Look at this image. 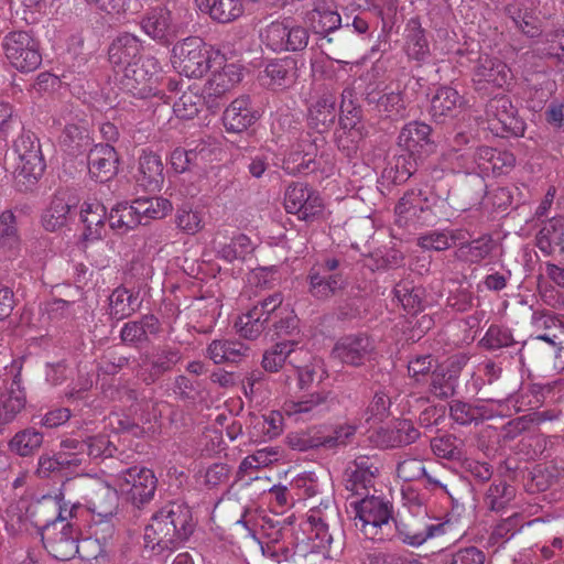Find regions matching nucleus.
<instances>
[{"instance_id": "obj_26", "label": "nucleus", "mask_w": 564, "mask_h": 564, "mask_svg": "<svg viewBox=\"0 0 564 564\" xmlns=\"http://www.w3.org/2000/svg\"><path fill=\"white\" fill-rule=\"evenodd\" d=\"M80 221L84 225L83 236L86 240H99L106 234L107 212L101 202L88 198L80 205Z\"/></svg>"}, {"instance_id": "obj_16", "label": "nucleus", "mask_w": 564, "mask_h": 564, "mask_svg": "<svg viewBox=\"0 0 564 564\" xmlns=\"http://www.w3.org/2000/svg\"><path fill=\"white\" fill-rule=\"evenodd\" d=\"M80 479L87 482L85 499L89 511H91L96 518L112 519L119 506L117 489L99 479L86 475L82 476Z\"/></svg>"}, {"instance_id": "obj_58", "label": "nucleus", "mask_w": 564, "mask_h": 564, "mask_svg": "<svg viewBox=\"0 0 564 564\" xmlns=\"http://www.w3.org/2000/svg\"><path fill=\"white\" fill-rule=\"evenodd\" d=\"M322 426L292 432L286 436L288 445L299 452H307L322 447Z\"/></svg>"}, {"instance_id": "obj_1", "label": "nucleus", "mask_w": 564, "mask_h": 564, "mask_svg": "<svg viewBox=\"0 0 564 564\" xmlns=\"http://www.w3.org/2000/svg\"><path fill=\"white\" fill-rule=\"evenodd\" d=\"M311 533L294 544L292 517L278 513L262 514L256 520L261 539L256 540L268 564H327L341 550L335 543L334 532L339 527V511L330 497L307 511Z\"/></svg>"}, {"instance_id": "obj_46", "label": "nucleus", "mask_w": 564, "mask_h": 564, "mask_svg": "<svg viewBox=\"0 0 564 564\" xmlns=\"http://www.w3.org/2000/svg\"><path fill=\"white\" fill-rule=\"evenodd\" d=\"M72 204L66 198V193L54 195L48 208L42 216V225L47 231H56L63 228L68 220Z\"/></svg>"}, {"instance_id": "obj_45", "label": "nucleus", "mask_w": 564, "mask_h": 564, "mask_svg": "<svg viewBox=\"0 0 564 564\" xmlns=\"http://www.w3.org/2000/svg\"><path fill=\"white\" fill-rule=\"evenodd\" d=\"M108 220L109 227L121 235L127 234L141 225V218L135 208L134 200L131 204H117L111 208Z\"/></svg>"}, {"instance_id": "obj_43", "label": "nucleus", "mask_w": 564, "mask_h": 564, "mask_svg": "<svg viewBox=\"0 0 564 564\" xmlns=\"http://www.w3.org/2000/svg\"><path fill=\"white\" fill-rule=\"evenodd\" d=\"M165 514V519L171 522L172 529H174L182 540L185 542L193 533L195 523L193 521L191 508L183 502H170L162 507Z\"/></svg>"}, {"instance_id": "obj_7", "label": "nucleus", "mask_w": 564, "mask_h": 564, "mask_svg": "<svg viewBox=\"0 0 564 564\" xmlns=\"http://www.w3.org/2000/svg\"><path fill=\"white\" fill-rule=\"evenodd\" d=\"M42 541L47 552L56 560L68 561L79 554L89 560L88 556L80 553L78 544V530L69 522L46 521L43 525ZM93 544L90 540H85L82 547Z\"/></svg>"}, {"instance_id": "obj_17", "label": "nucleus", "mask_w": 564, "mask_h": 564, "mask_svg": "<svg viewBox=\"0 0 564 564\" xmlns=\"http://www.w3.org/2000/svg\"><path fill=\"white\" fill-rule=\"evenodd\" d=\"M380 460L376 456H359L345 471V488L352 495L361 496L373 487L380 473Z\"/></svg>"}, {"instance_id": "obj_25", "label": "nucleus", "mask_w": 564, "mask_h": 564, "mask_svg": "<svg viewBox=\"0 0 564 564\" xmlns=\"http://www.w3.org/2000/svg\"><path fill=\"white\" fill-rule=\"evenodd\" d=\"M141 52L142 43L139 37L124 32L118 34L110 43L108 58L110 64L118 72H122L124 68L132 65V63L142 58Z\"/></svg>"}, {"instance_id": "obj_64", "label": "nucleus", "mask_w": 564, "mask_h": 564, "mask_svg": "<svg viewBox=\"0 0 564 564\" xmlns=\"http://www.w3.org/2000/svg\"><path fill=\"white\" fill-rule=\"evenodd\" d=\"M312 119L324 127L336 118V98L332 94L323 95L311 109Z\"/></svg>"}, {"instance_id": "obj_14", "label": "nucleus", "mask_w": 564, "mask_h": 564, "mask_svg": "<svg viewBox=\"0 0 564 564\" xmlns=\"http://www.w3.org/2000/svg\"><path fill=\"white\" fill-rule=\"evenodd\" d=\"M323 141L322 137L313 138L308 132L301 133L299 141L282 159L281 167L293 176L315 171L318 142Z\"/></svg>"}, {"instance_id": "obj_35", "label": "nucleus", "mask_w": 564, "mask_h": 564, "mask_svg": "<svg viewBox=\"0 0 564 564\" xmlns=\"http://www.w3.org/2000/svg\"><path fill=\"white\" fill-rule=\"evenodd\" d=\"M307 21L316 33H329L340 25V15L332 0H313Z\"/></svg>"}, {"instance_id": "obj_56", "label": "nucleus", "mask_w": 564, "mask_h": 564, "mask_svg": "<svg viewBox=\"0 0 564 564\" xmlns=\"http://www.w3.org/2000/svg\"><path fill=\"white\" fill-rule=\"evenodd\" d=\"M254 246L250 238L243 234L234 237L230 242L220 246L217 250L219 258L227 262L245 260L252 253Z\"/></svg>"}, {"instance_id": "obj_39", "label": "nucleus", "mask_w": 564, "mask_h": 564, "mask_svg": "<svg viewBox=\"0 0 564 564\" xmlns=\"http://www.w3.org/2000/svg\"><path fill=\"white\" fill-rule=\"evenodd\" d=\"M212 152V149L204 141H199L191 149L176 148L171 153V165L176 173H184L192 166L210 160Z\"/></svg>"}, {"instance_id": "obj_49", "label": "nucleus", "mask_w": 564, "mask_h": 564, "mask_svg": "<svg viewBox=\"0 0 564 564\" xmlns=\"http://www.w3.org/2000/svg\"><path fill=\"white\" fill-rule=\"evenodd\" d=\"M138 296L126 288H117L109 295V315L112 319L121 321L131 316L138 308Z\"/></svg>"}, {"instance_id": "obj_18", "label": "nucleus", "mask_w": 564, "mask_h": 564, "mask_svg": "<svg viewBox=\"0 0 564 564\" xmlns=\"http://www.w3.org/2000/svg\"><path fill=\"white\" fill-rule=\"evenodd\" d=\"M323 200L318 193L303 183L291 184L284 193V207L288 213L296 214L300 219L308 220L323 210Z\"/></svg>"}, {"instance_id": "obj_59", "label": "nucleus", "mask_w": 564, "mask_h": 564, "mask_svg": "<svg viewBox=\"0 0 564 564\" xmlns=\"http://www.w3.org/2000/svg\"><path fill=\"white\" fill-rule=\"evenodd\" d=\"M458 377L455 371L436 369L431 375L430 392L440 399H447L454 395Z\"/></svg>"}, {"instance_id": "obj_37", "label": "nucleus", "mask_w": 564, "mask_h": 564, "mask_svg": "<svg viewBox=\"0 0 564 564\" xmlns=\"http://www.w3.org/2000/svg\"><path fill=\"white\" fill-rule=\"evenodd\" d=\"M432 129L421 121H411L400 131L398 144L405 152L422 154L425 147L431 144Z\"/></svg>"}, {"instance_id": "obj_21", "label": "nucleus", "mask_w": 564, "mask_h": 564, "mask_svg": "<svg viewBox=\"0 0 564 564\" xmlns=\"http://www.w3.org/2000/svg\"><path fill=\"white\" fill-rule=\"evenodd\" d=\"M375 340L366 334L348 335L340 338L333 348V355L341 362L358 367L375 354Z\"/></svg>"}, {"instance_id": "obj_5", "label": "nucleus", "mask_w": 564, "mask_h": 564, "mask_svg": "<svg viewBox=\"0 0 564 564\" xmlns=\"http://www.w3.org/2000/svg\"><path fill=\"white\" fill-rule=\"evenodd\" d=\"M213 52L198 36H188L174 44L171 54L173 68L187 78H202L209 69Z\"/></svg>"}, {"instance_id": "obj_50", "label": "nucleus", "mask_w": 564, "mask_h": 564, "mask_svg": "<svg viewBox=\"0 0 564 564\" xmlns=\"http://www.w3.org/2000/svg\"><path fill=\"white\" fill-rule=\"evenodd\" d=\"M264 74L270 79V85L288 87L297 78L296 61L290 57L275 59L265 66Z\"/></svg>"}, {"instance_id": "obj_15", "label": "nucleus", "mask_w": 564, "mask_h": 564, "mask_svg": "<svg viewBox=\"0 0 564 564\" xmlns=\"http://www.w3.org/2000/svg\"><path fill=\"white\" fill-rule=\"evenodd\" d=\"M512 80L508 65L497 57L480 56L473 74L476 90L488 94L494 88H503Z\"/></svg>"}, {"instance_id": "obj_61", "label": "nucleus", "mask_w": 564, "mask_h": 564, "mask_svg": "<svg viewBox=\"0 0 564 564\" xmlns=\"http://www.w3.org/2000/svg\"><path fill=\"white\" fill-rule=\"evenodd\" d=\"M356 431V425L348 423L335 425L330 433H326L325 429L322 426V447L325 449H335L345 446L355 435Z\"/></svg>"}, {"instance_id": "obj_51", "label": "nucleus", "mask_w": 564, "mask_h": 564, "mask_svg": "<svg viewBox=\"0 0 564 564\" xmlns=\"http://www.w3.org/2000/svg\"><path fill=\"white\" fill-rule=\"evenodd\" d=\"M516 497V490L505 480H495L484 497L485 507L494 512L505 510Z\"/></svg>"}, {"instance_id": "obj_60", "label": "nucleus", "mask_w": 564, "mask_h": 564, "mask_svg": "<svg viewBox=\"0 0 564 564\" xmlns=\"http://www.w3.org/2000/svg\"><path fill=\"white\" fill-rule=\"evenodd\" d=\"M433 453L448 460H460L464 456L463 442L454 435H443L431 441Z\"/></svg>"}, {"instance_id": "obj_12", "label": "nucleus", "mask_w": 564, "mask_h": 564, "mask_svg": "<svg viewBox=\"0 0 564 564\" xmlns=\"http://www.w3.org/2000/svg\"><path fill=\"white\" fill-rule=\"evenodd\" d=\"M449 528L448 522H440L426 517L408 516L395 521L398 538L411 546H420L429 539L444 535Z\"/></svg>"}, {"instance_id": "obj_34", "label": "nucleus", "mask_w": 564, "mask_h": 564, "mask_svg": "<svg viewBox=\"0 0 564 564\" xmlns=\"http://www.w3.org/2000/svg\"><path fill=\"white\" fill-rule=\"evenodd\" d=\"M249 347L237 339H214L206 349L207 357L215 365L237 364L248 356Z\"/></svg>"}, {"instance_id": "obj_20", "label": "nucleus", "mask_w": 564, "mask_h": 564, "mask_svg": "<svg viewBox=\"0 0 564 564\" xmlns=\"http://www.w3.org/2000/svg\"><path fill=\"white\" fill-rule=\"evenodd\" d=\"M164 516L166 514L163 508H161L153 513L144 529L145 547L152 551L163 552L165 550H173L184 542L178 533L172 529L171 522Z\"/></svg>"}, {"instance_id": "obj_23", "label": "nucleus", "mask_w": 564, "mask_h": 564, "mask_svg": "<svg viewBox=\"0 0 564 564\" xmlns=\"http://www.w3.org/2000/svg\"><path fill=\"white\" fill-rule=\"evenodd\" d=\"M142 362L137 371L147 384L154 383L165 372H169L181 360V355L174 348H159L152 355L142 356Z\"/></svg>"}, {"instance_id": "obj_31", "label": "nucleus", "mask_w": 564, "mask_h": 564, "mask_svg": "<svg viewBox=\"0 0 564 564\" xmlns=\"http://www.w3.org/2000/svg\"><path fill=\"white\" fill-rule=\"evenodd\" d=\"M295 340H283L274 344L263 352L262 368L268 372H278L286 360L290 365H295L299 357L308 355L306 350L295 349Z\"/></svg>"}, {"instance_id": "obj_40", "label": "nucleus", "mask_w": 564, "mask_h": 564, "mask_svg": "<svg viewBox=\"0 0 564 564\" xmlns=\"http://www.w3.org/2000/svg\"><path fill=\"white\" fill-rule=\"evenodd\" d=\"M21 239L17 226V217L12 210L0 214V253L8 258L19 254Z\"/></svg>"}, {"instance_id": "obj_62", "label": "nucleus", "mask_w": 564, "mask_h": 564, "mask_svg": "<svg viewBox=\"0 0 564 564\" xmlns=\"http://www.w3.org/2000/svg\"><path fill=\"white\" fill-rule=\"evenodd\" d=\"M204 97L199 94L187 90L184 91L173 105V111L176 117L185 120L193 119L199 112L204 105Z\"/></svg>"}, {"instance_id": "obj_13", "label": "nucleus", "mask_w": 564, "mask_h": 564, "mask_svg": "<svg viewBox=\"0 0 564 564\" xmlns=\"http://www.w3.org/2000/svg\"><path fill=\"white\" fill-rule=\"evenodd\" d=\"M395 221L400 227L427 225L434 219L432 205L422 189H410L395 206Z\"/></svg>"}, {"instance_id": "obj_44", "label": "nucleus", "mask_w": 564, "mask_h": 564, "mask_svg": "<svg viewBox=\"0 0 564 564\" xmlns=\"http://www.w3.org/2000/svg\"><path fill=\"white\" fill-rule=\"evenodd\" d=\"M536 247L546 256H550L555 247L564 245V220L561 217H552L543 223L536 234Z\"/></svg>"}, {"instance_id": "obj_22", "label": "nucleus", "mask_w": 564, "mask_h": 564, "mask_svg": "<svg viewBox=\"0 0 564 564\" xmlns=\"http://www.w3.org/2000/svg\"><path fill=\"white\" fill-rule=\"evenodd\" d=\"M334 404L330 392L319 391L302 397L299 400H289L283 410L295 420L310 421L328 412Z\"/></svg>"}, {"instance_id": "obj_52", "label": "nucleus", "mask_w": 564, "mask_h": 564, "mask_svg": "<svg viewBox=\"0 0 564 564\" xmlns=\"http://www.w3.org/2000/svg\"><path fill=\"white\" fill-rule=\"evenodd\" d=\"M494 241L489 236L479 237L470 242L460 243L455 251V257L464 262L479 263L490 254Z\"/></svg>"}, {"instance_id": "obj_8", "label": "nucleus", "mask_w": 564, "mask_h": 564, "mask_svg": "<svg viewBox=\"0 0 564 564\" xmlns=\"http://www.w3.org/2000/svg\"><path fill=\"white\" fill-rule=\"evenodd\" d=\"M161 72L160 62L155 57H142L120 72V88L134 97L147 98L155 94Z\"/></svg>"}, {"instance_id": "obj_2", "label": "nucleus", "mask_w": 564, "mask_h": 564, "mask_svg": "<svg viewBox=\"0 0 564 564\" xmlns=\"http://www.w3.org/2000/svg\"><path fill=\"white\" fill-rule=\"evenodd\" d=\"M346 262L343 258L326 256L316 260L307 272L308 293L316 300H328L345 289Z\"/></svg>"}, {"instance_id": "obj_38", "label": "nucleus", "mask_w": 564, "mask_h": 564, "mask_svg": "<svg viewBox=\"0 0 564 564\" xmlns=\"http://www.w3.org/2000/svg\"><path fill=\"white\" fill-rule=\"evenodd\" d=\"M163 163L156 153L143 151L139 159L137 182L147 191H156L163 183Z\"/></svg>"}, {"instance_id": "obj_53", "label": "nucleus", "mask_w": 564, "mask_h": 564, "mask_svg": "<svg viewBox=\"0 0 564 564\" xmlns=\"http://www.w3.org/2000/svg\"><path fill=\"white\" fill-rule=\"evenodd\" d=\"M134 203L141 225H147L153 219H162L173 209L171 202L163 197L138 198Z\"/></svg>"}, {"instance_id": "obj_29", "label": "nucleus", "mask_w": 564, "mask_h": 564, "mask_svg": "<svg viewBox=\"0 0 564 564\" xmlns=\"http://www.w3.org/2000/svg\"><path fill=\"white\" fill-rule=\"evenodd\" d=\"M464 105V98L452 87H440L431 99L430 113L434 121L444 122L457 116Z\"/></svg>"}, {"instance_id": "obj_54", "label": "nucleus", "mask_w": 564, "mask_h": 564, "mask_svg": "<svg viewBox=\"0 0 564 564\" xmlns=\"http://www.w3.org/2000/svg\"><path fill=\"white\" fill-rule=\"evenodd\" d=\"M538 521V519L525 522L523 516L519 512L511 514L510 517L502 519L499 521L492 529L489 543L495 544H503L509 541L517 532H519L524 524H531Z\"/></svg>"}, {"instance_id": "obj_33", "label": "nucleus", "mask_w": 564, "mask_h": 564, "mask_svg": "<svg viewBox=\"0 0 564 564\" xmlns=\"http://www.w3.org/2000/svg\"><path fill=\"white\" fill-rule=\"evenodd\" d=\"M118 156L110 144H98L88 155L89 173L100 182L109 180L117 171Z\"/></svg>"}, {"instance_id": "obj_32", "label": "nucleus", "mask_w": 564, "mask_h": 564, "mask_svg": "<svg viewBox=\"0 0 564 564\" xmlns=\"http://www.w3.org/2000/svg\"><path fill=\"white\" fill-rule=\"evenodd\" d=\"M80 508L79 502L70 503L64 500L62 492L57 495H44L33 505L34 514H51V521L68 522L69 519L76 517L77 510Z\"/></svg>"}, {"instance_id": "obj_57", "label": "nucleus", "mask_w": 564, "mask_h": 564, "mask_svg": "<svg viewBox=\"0 0 564 564\" xmlns=\"http://www.w3.org/2000/svg\"><path fill=\"white\" fill-rule=\"evenodd\" d=\"M463 232L456 231H430L417 238V245L423 249L443 251L451 248L457 240L463 239Z\"/></svg>"}, {"instance_id": "obj_10", "label": "nucleus", "mask_w": 564, "mask_h": 564, "mask_svg": "<svg viewBox=\"0 0 564 564\" xmlns=\"http://www.w3.org/2000/svg\"><path fill=\"white\" fill-rule=\"evenodd\" d=\"M115 481L120 491L138 507L148 503L154 497L158 484L153 470L142 466L121 470L116 475Z\"/></svg>"}, {"instance_id": "obj_28", "label": "nucleus", "mask_w": 564, "mask_h": 564, "mask_svg": "<svg viewBox=\"0 0 564 564\" xmlns=\"http://www.w3.org/2000/svg\"><path fill=\"white\" fill-rule=\"evenodd\" d=\"M366 100L381 117L392 120L405 118L410 104L402 91L369 93Z\"/></svg>"}, {"instance_id": "obj_55", "label": "nucleus", "mask_w": 564, "mask_h": 564, "mask_svg": "<svg viewBox=\"0 0 564 564\" xmlns=\"http://www.w3.org/2000/svg\"><path fill=\"white\" fill-rule=\"evenodd\" d=\"M59 143L72 154L80 152L90 145L88 129L84 124L68 123L59 137Z\"/></svg>"}, {"instance_id": "obj_19", "label": "nucleus", "mask_w": 564, "mask_h": 564, "mask_svg": "<svg viewBox=\"0 0 564 564\" xmlns=\"http://www.w3.org/2000/svg\"><path fill=\"white\" fill-rule=\"evenodd\" d=\"M0 425L12 422L25 405L20 373L6 372L0 378Z\"/></svg>"}, {"instance_id": "obj_47", "label": "nucleus", "mask_w": 564, "mask_h": 564, "mask_svg": "<svg viewBox=\"0 0 564 564\" xmlns=\"http://www.w3.org/2000/svg\"><path fill=\"white\" fill-rule=\"evenodd\" d=\"M381 444L386 447L410 445L420 437V432L409 420L398 421L393 427L380 432Z\"/></svg>"}, {"instance_id": "obj_6", "label": "nucleus", "mask_w": 564, "mask_h": 564, "mask_svg": "<svg viewBox=\"0 0 564 564\" xmlns=\"http://www.w3.org/2000/svg\"><path fill=\"white\" fill-rule=\"evenodd\" d=\"M1 48L8 64L20 73H32L42 64L39 41L26 31H13L4 35Z\"/></svg>"}, {"instance_id": "obj_11", "label": "nucleus", "mask_w": 564, "mask_h": 564, "mask_svg": "<svg viewBox=\"0 0 564 564\" xmlns=\"http://www.w3.org/2000/svg\"><path fill=\"white\" fill-rule=\"evenodd\" d=\"M489 129L498 137L522 135L524 122L518 117L517 109L506 95L496 96L486 106Z\"/></svg>"}, {"instance_id": "obj_9", "label": "nucleus", "mask_w": 564, "mask_h": 564, "mask_svg": "<svg viewBox=\"0 0 564 564\" xmlns=\"http://www.w3.org/2000/svg\"><path fill=\"white\" fill-rule=\"evenodd\" d=\"M308 31L290 21L271 22L261 33V41L267 48L275 53L297 52L308 44Z\"/></svg>"}, {"instance_id": "obj_41", "label": "nucleus", "mask_w": 564, "mask_h": 564, "mask_svg": "<svg viewBox=\"0 0 564 564\" xmlns=\"http://www.w3.org/2000/svg\"><path fill=\"white\" fill-rule=\"evenodd\" d=\"M198 9L220 23H228L243 12L241 0H195Z\"/></svg>"}, {"instance_id": "obj_3", "label": "nucleus", "mask_w": 564, "mask_h": 564, "mask_svg": "<svg viewBox=\"0 0 564 564\" xmlns=\"http://www.w3.org/2000/svg\"><path fill=\"white\" fill-rule=\"evenodd\" d=\"M14 152L18 156L14 183L19 191L25 192L37 183L45 170L41 147L33 133L23 132L14 141Z\"/></svg>"}, {"instance_id": "obj_63", "label": "nucleus", "mask_w": 564, "mask_h": 564, "mask_svg": "<svg viewBox=\"0 0 564 564\" xmlns=\"http://www.w3.org/2000/svg\"><path fill=\"white\" fill-rule=\"evenodd\" d=\"M281 458V452L278 447L267 446L256 451L242 459L239 470L247 473L250 469L267 467Z\"/></svg>"}, {"instance_id": "obj_48", "label": "nucleus", "mask_w": 564, "mask_h": 564, "mask_svg": "<svg viewBox=\"0 0 564 564\" xmlns=\"http://www.w3.org/2000/svg\"><path fill=\"white\" fill-rule=\"evenodd\" d=\"M44 436L33 427L17 432L8 443L11 453L20 457L34 455L43 444Z\"/></svg>"}, {"instance_id": "obj_30", "label": "nucleus", "mask_w": 564, "mask_h": 564, "mask_svg": "<svg viewBox=\"0 0 564 564\" xmlns=\"http://www.w3.org/2000/svg\"><path fill=\"white\" fill-rule=\"evenodd\" d=\"M258 119L257 112L250 107V98H236L225 110L223 121L227 131L239 133L247 130Z\"/></svg>"}, {"instance_id": "obj_27", "label": "nucleus", "mask_w": 564, "mask_h": 564, "mask_svg": "<svg viewBox=\"0 0 564 564\" xmlns=\"http://www.w3.org/2000/svg\"><path fill=\"white\" fill-rule=\"evenodd\" d=\"M147 35L161 44H167L176 36L177 28L172 22L171 12L165 8L150 11L141 21Z\"/></svg>"}, {"instance_id": "obj_24", "label": "nucleus", "mask_w": 564, "mask_h": 564, "mask_svg": "<svg viewBox=\"0 0 564 564\" xmlns=\"http://www.w3.org/2000/svg\"><path fill=\"white\" fill-rule=\"evenodd\" d=\"M241 79V69L235 64L225 65L221 70L213 73L204 88V99L208 108H218L219 102H217V99L223 98L236 87Z\"/></svg>"}, {"instance_id": "obj_36", "label": "nucleus", "mask_w": 564, "mask_h": 564, "mask_svg": "<svg viewBox=\"0 0 564 564\" xmlns=\"http://www.w3.org/2000/svg\"><path fill=\"white\" fill-rule=\"evenodd\" d=\"M403 50L409 59L416 62L426 61L431 54L426 32L416 18L410 19L405 25Z\"/></svg>"}, {"instance_id": "obj_42", "label": "nucleus", "mask_w": 564, "mask_h": 564, "mask_svg": "<svg viewBox=\"0 0 564 564\" xmlns=\"http://www.w3.org/2000/svg\"><path fill=\"white\" fill-rule=\"evenodd\" d=\"M159 332V319L154 315H144L139 321L126 323L120 330V337L126 344L137 345L148 340L149 335H155Z\"/></svg>"}, {"instance_id": "obj_4", "label": "nucleus", "mask_w": 564, "mask_h": 564, "mask_svg": "<svg viewBox=\"0 0 564 564\" xmlns=\"http://www.w3.org/2000/svg\"><path fill=\"white\" fill-rule=\"evenodd\" d=\"M355 513L354 523L366 539L383 540L382 530L392 519V505L382 497L366 495L350 502Z\"/></svg>"}]
</instances>
